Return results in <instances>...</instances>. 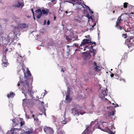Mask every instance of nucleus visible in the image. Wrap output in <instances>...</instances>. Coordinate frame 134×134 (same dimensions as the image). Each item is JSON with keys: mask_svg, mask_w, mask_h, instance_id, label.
<instances>
[{"mask_svg": "<svg viewBox=\"0 0 134 134\" xmlns=\"http://www.w3.org/2000/svg\"><path fill=\"white\" fill-rule=\"evenodd\" d=\"M25 77H20V80L17 84V86L20 88L19 86L21 85L22 86L21 89L22 93L24 94V95L26 97L27 95L26 94H29V93L31 94V92L32 89L31 84H30L29 83V81L31 80H30L27 79H25Z\"/></svg>", "mask_w": 134, "mask_h": 134, "instance_id": "1", "label": "nucleus"}, {"mask_svg": "<svg viewBox=\"0 0 134 134\" xmlns=\"http://www.w3.org/2000/svg\"><path fill=\"white\" fill-rule=\"evenodd\" d=\"M102 126L103 128H101L100 127L99 125H98V128L104 131L107 132V133L110 134H114V133L113 132V129H115L114 128V126H109L108 127L107 124L105 122H102Z\"/></svg>", "mask_w": 134, "mask_h": 134, "instance_id": "2", "label": "nucleus"}, {"mask_svg": "<svg viewBox=\"0 0 134 134\" xmlns=\"http://www.w3.org/2000/svg\"><path fill=\"white\" fill-rule=\"evenodd\" d=\"M49 10L47 9L46 10L43 9L42 10L40 9H38L35 11L38 13L37 16V18L39 19L41 18V15L43 14H47L49 13Z\"/></svg>", "mask_w": 134, "mask_h": 134, "instance_id": "3", "label": "nucleus"}, {"mask_svg": "<svg viewBox=\"0 0 134 134\" xmlns=\"http://www.w3.org/2000/svg\"><path fill=\"white\" fill-rule=\"evenodd\" d=\"M133 37L131 36L129 37L127 40H126L125 43L129 48L132 47L134 46V41L133 40Z\"/></svg>", "mask_w": 134, "mask_h": 134, "instance_id": "4", "label": "nucleus"}, {"mask_svg": "<svg viewBox=\"0 0 134 134\" xmlns=\"http://www.w3.org/2000/svg\"><path fill=\"white\" fill-rule=\"evenodd\" d=\"M33 100L31 99H27V98L23 100V106H31L32 105Z\"/></svg>", "mask_w": 134, "mask_h": 134, "instance_id": "5", "label": "nucleus"}, {"mask_svg": "<svg viewBox=\"0 0 134 134\" xmlns=\"http://www.w3.org/2000/svg\"><path fill=\"white\" fill-rule=\"evenodd\" d=\"M91 40V38L83 39L81 42V43L80 45V46L82 47V45L84 46L87 44L88 45L91 44V43H92Z\"/></svg>", "mask_w": 134, "mask_h": 134, "instance_id": "6", "label": "nucleus"}, {"mask_svg": "<svg viewBox=\"0 0 134 134\" xmlns=\"http://www.w3.org/2000/svg\"><path fill=\"white\" fill-rule=\"evenodd\" d=\"M43 130L44 132L47 134L49 133L53 134L54 132V131L53 129L50 127L46 126L44 127Z\"/></svg>", "mask_w": 134, "mask_h": 134, "instance_id": "7", "label": "nucleus"}, {"mask_svg": "<svg viewBox=\"0 0 134 134\" xmlns=\"http://www.w3.org/2000/svg\"><path fill=\"white\" fill-rule=\"evenodd\" d=\"M72 110V113L75 115L77 114L78 115H79L80 114L81 115H82L85 113V112L83 111L80 112H79L78 109L76 108H73Z\"/></svg>", "mask_w": 134, "mask_h": 134, "instance_id": "8", "label": "nucleus"}, {"mask_svg": "<svg viewBox=\"0 0 134 134\" xmlns=\"http://www.w3.org/2000/svg\"><path fill=\"white\" fill-rule=\"evenodd\" d=\"M13 122V127H16V126H19V125L20 124V119L15 118L14 119L12 120Z\"/></svg>", "mask_w": 134, "mask_h": 134, "instance_id": "9", "label": "nucleus"}, {"mask_svg": "<svg viewBox=\"0 0 134 134\" xmlns=\"http://www.w3.org/2000/svg\"><path fill=\"white\" fill-rule=\"evenodd\" d=\"M122 15V14H121L118 18L116 22V24L115 26H119V25H120V24L121 23L123 19L121 18Z\"/></svg>", "mask_w": 134, "mask_h": 134, "instance_id": "10", "label": "nucleus"}, {"mask_svg": "<svg viewBox=\"0 0 134 134\" xmlns=\"http://www.w3.org/2000/svg\"><path fill=\"white\" fill-rule=\"evenodd\" d=\"M26 74H27V76L26 75V74L24 73V74L25 75V79H27L30 80H31V81H32L33 80L32 76V75L30 71L28 69L27 70Z\"/></svg>", "mask_w": 134, "mask_h": 134, "instance_id": "11", "label": "nucleus"}, {"mask_svg": "<svg viewBox=\"0 0 134 134\" xmlns=\"http://www.w3.org/2000/svg\"><path fill=\"white\" fill-rule=\"evenodd\" d=\"M108 93V90L107 88H106L105 90H103L102 92V94L100 95V98L102 99H103L105 96L107 95Z\"/></svg>", "mask_w": 134, "mask_h": 134, "instance_id": "12", "label": "nucleus"}, {"mask_svg": "<svg viewBox=\"0 0 134 134\" xmlns=\"http://www.w3.org/2000/svg\"><path fill=\"white\" fill-rule=\"evenodd\" d=\"M82 17V15H78L75 17L74 19L77 22H80Z\"/></svg>", "mask_w": 134, "mask_h": 134, "instance_id": "13", "label": "nucleus"}, {"mask_svg": "<svg viewBox=\"0 0 134 134\" xmlns=\"http://www.w3.org/2000/svg\"><path fill=\"white\" fill-rule=\"evenodd\" d=\"M98 124V122L97 120H95L94 121H92L91 122V123L90 126H89L90 127V126H91L93 125L94 126H95L96 128H98V127H97V124Z\"/></svg>", "mask_w": 134, "mask_h": 134, "instance_id": "14", "label": "nucleus"}, {"mask_svg": "<svg viewBox=\"0 0 134 134\" xmlns=\"http://www.w3.org/2000/svg\"><path fill=\"white\" fill-rule=\"evenodd\" d=\"M95 67L94 68V69L95 71H100V69H99L100 67L97 65V63L95 62H94V64Z\"/></svg>", "mask_w": 134, "mask_h": 134, "instance_id": "15", "label": "nucleus"}, {"mask_svg": "<svg viewBox=\"0 0 134 134\" xmlns=\"http://www.w3.org/2000/svg\"><path fill=\"white\" fill-rule=\"evenodd\" d=\"M70 94V92L67 93V95H66L65 100L67 102L69 103L71 99L70 98L69 95Z\"/></svg>", "mask_w": 134, "mask_h": 134, "instance_id": "16", "label": "nucleus"}, {"mask_svg": "<svg viewBox=\"0 0 134 134\" xmlns=\"http://www.w3.org/2000/svg\"><path fill=\"white\" fill-rule=\"evenodd\" d=\"M90 128L89 126L87 127L86 129L82 134H90V133L91 132V131L88 130V128Z\"/></svg>", "mask_w": 134, "mask_h": 134, "instance_id": "17", "label": "nucleus"}, {"mask_svg": "<svg viewBox=\"0 0 134 134\" xmlns=\"http://www.w3.org/2000/svg\"><path fill=\"white\" fill-rule=\"evenodd\" d=\"M18 4H13L12 5V6L13 7H19L20 6L22 5L23 6L24 5V4L22 3H20V2H18Z\"/></svg>", "mask_w": 134, "mask_h": 134, "instance_id": "18", "label": "nucleus"}, {"mask_svg": "<svg viewBox=\"0 0 134 134\" xmlns=\"http://www.w3.org/2000/svg\"><path fill=\"white\" fill-rule=\"evenodd\" d=\"M121 73V70L120 69H117L116 71V73L114 74V75H120Z\"/></svg>", "mask_w": 134, "mask_h": 134, "instance_id": "19", "label": "nucleus"}, {"mask_svg": "<svg viewBox=\"0 0 134 134\" xmlns=\"http://www.w3.org/2000/svg\"><path fill=\"white\" fill-rule=\"evenodd\" d=\"M14 95L15 94H14L13 92H10V94H7V96L8 98H9L10 97L12 98L13 97Z\"/></svg>", "mask_w": 134, "mask_h": 134, "instance_id": "20", "label": "nucleus"}, {"mask_svg": "<svg viewBox=\"0 0 134 134\" xmlns=\"http://www.w3.org/2000/svg\"><path fill=\"white\" fill-rule=\"evenodd\" d=\"M83 76L84 77V81H86V82L88 80L89 77L88 76L87 74H86V75H83Z\"/></svg>", "mask_w": 134, "mask_h": 134, "instance_id": "21", "label": "nucleus"}, {"mask_svg": "<svg viewBox=\"0 0 134 134\" xmlns=\"http://www.w3.org/2000/svg\"><path fill=\"white\" fill-rule=\"evenodd\" d=\"M8 64V63L7 61H4L3 62V63L2 64V66L6 67L7 66Z\"/></svg>", "mask_w": 134, "mask_h": 134, "instance_id": "22", "label": "nucleus"}, {"mask_svg": "<svg viewBox=\"0 0 134 134\" xmlns=\"http://www.w3.org/2000/svg\"><path fill=\"white\" fill-rule=\"evenodd\" d=\"M66 40L69 42L70 41H71L72 38L70 36H67L66 37Z\"/></svg>", "mask_w": 134, "mask_h": 134, "instance_id": "23", "label": "nucleus"}, {"mask_svg": "<svg viewBox=\"0 0 134 134\" xmlns=\"http://www.w3.org/2000/svg\"><path fill=\"white\" fill-rule=\"evenodd\" d=\"M128 3L127 2H125L123 3V8H126L128 5Z\"/></svg>", "mask_w": 134, "mask_h": 134, "instance_id": "24", "label": "nucleus"}, {"mask_svg": "<svg viewBox=\"0 0 134 134\" xmlns=\"http://www.w3.org/2000/svg\"><path fill=\"white\" fill-rule=\"evenodd\" d=\"M34 118V120L36 121H38V119L37 118V117H34V114H32V116H31V118Z\"/></svg>", "mask_w": 134, "mask_h": 134, "instance_id": "25", "label": "nucleus"}, {"mask_svg": "<svg viewBox=\"0 0 134 134\" xmlns=\"http://www.w3.org/2000/svg\"><path fill=\"white\" fill-rule=\"evenodd\" d=\"M2 62L4 61H7V60L6 59V56L5 55H3L2 59Z\"/></svg>", "mask_w": 134, "mask_h": 134, "instance_id": "26", "label": "nucleus"}, {"mask_svg": "<svg viewBox=\"0 0 134 134\" xmlns=\"http://www.w3.org/2000/svg\"><path fill=\"white\" fill-rule=\"evenodd\" d=\"M20 125L21 127H20V126H19V127H20V128H21V127L23 125H24L25 124V122L24 121H21V119H20Z\"/></svg>", "mask_w": 134, "mask_h": 134, "instance_id": "27", "label": "nucleus"}, {"mask_svg": "<svg viewBox=\"0 0 134 134\" xmlns=\"http://www.w3.org/2000/svg\"><path fill=\"white\" fill-rule=\"evenodd\" d=\"M115 27L117 28L118 29H119L120 30H122V29H124V27L121 26L120 25H119V26H115Z\"/></svg>", "mask_w": 134, "mask_h": 134, "instance_id": "28", "label": "nucleus"}, {"mask_svg": "<svg viewBox=\"0 0 134 134\" xmlns=\"http://www.w3.org/2000/svg\"><path fill=\"white\" fill-rule=\"evenodd\" d=\"M124 30H125V31L126 32H130V31H132V28H129L127 29V30H126V29H124Z\"/></svg>", "mask_w": 134, "mask_h": 134, "instance_id": "29", "label": "nucleus"}, {"mask_svg": "<svg viewBox=\"0 0 134 134\" xmlns=\"http://www.w3.org/2000/svg\"><path fill=\"white\" fill-rule=\"evenodd\" d=\"M127 7L129 8V9H133L134 8L133 6L129 4H128V7Z\"/></svg>", "mask_w": 134, "mask_h": 134, "instance_id": "30", "label": "nucleus"}, {"mask_svg": "<svg viewBox=\"0 0 134 134\" xmlns=\"http://www.w3.org/2000/svg\"><path fill=\"white\" fill-rule=\"evenodd\" d=\"M22 27L23 28H25L26 27H27L26 26V24L24 23L22 24Z\"/></svg>", "mask_w": 134, "mask_h": 134, "instance_id": "31", "label": "nucleus"}, {"mask_svg": "<svg viewBox=\"0 0 134 134\" xmlns=\"http://www.w3.org/2000/svg\"><path fill=\"white\" fill-rule=\"evenodd\" d=\"M67 122L66 121L63 120L61 121V124L63 125L64 124H66Z\"/></svg>", "mask_w": 134, "mask_h": 134, "instance_id": "32", "label": "nucleus"}, {"mask_svg": "<svg viewBox=\"0 0 134 134\" xmlns=\"http://www.w3.org/2000/svg\"><path fill=\"white\" fill-rule=\"evenodd\" d=\"M115 78L117 79H119L120 78H121L120 77V75H115Z\"/></svg>", "mask_w": 134, "mask_h": 134, "instance_id": "33", "label": "nucleus"}, {"mask_svg": "<svg viewBox=\"0 0 134 134\" xmlns=\"http://www.w3.org/2000/svg\"><path fill=\"white\" fill-rule=\"evenodd\" d=\"M122 36L124 38H125L127 37V34L126 33L125 34H122Z\"/></svg>", "mask_w": 134, "mask_h": 134, "instance_id": "34", "label": "nucleus"}, {"mask_svg": "<svg viewBox=\"0 0 134 134\" xmlns=\"http://www.w3.org/2000/svg\"><path fill=\"white\" fill-rule=\"evenodd\" d=\"M26 118L28 119H31V117H30L29 115H27L26 114Z\"/></svg>", "mask_w": 134, "mask_h": 134, "instance_id": "35", "label": "nucleus"}, {"mask_svg": "<svg viewBox=\"0 0 134 134\" xmlns=\"http://www.w3.org/2000/svg\"><path fill=\"white\" fill-rule=\"evenodd\" d=\"M92 52L93 53V55L94 56H95V55L96 54V51L93 49H92Z\"/></svg>", "mask_w": 134, "mask_h": 134, "instance_id": "36", "label": "nucleus"}, {"mask_svg": "<svg viewBox=\"0 0 134 134\" xmlns=\"http://www.w3.org/2000/svg\"><path fill=\"white\" fill-rule=\"evenodd\" d=\"M118 8L119 9H121V10H122L123 9V8H122V7H118Z\"/></svg>", "mask_w": 134, "mask_h": 134, "instance_id": "37", "label": "nucleus"}, {"mask_svg": "<svg viewBox=\"0 0 134 134\" xmlns=\"http://www.w3.org/2000/svg\"><path fill=\"white\" fill-rule=\"evenodd\" d=\"M44 103L43 102H40V103H39V104H40L42 105L43 107V108H44V107L43 105V104H44Z\"/></svg>", "mask_w": 134, "mask_h": 134, "instance_id": "38", "label": "nucleus"}, {"mask_svg": "<svg viewBox=\"0 0 134 134\" xmlns=\"http://www.w3.org/2000/svg\"><path fill=\"white\" fill-rule=\"evenodd\" d=\"M119 80H120V81H124V82H126L125 80V79H119Z\"/></svg>", "mask_w": 134, "mask_h": 134, "instance_id": "39", "label": "nucleus"}, {"mask_svg": "<svg viewBox=\"0 0 134 134\" xmlns=\"http://www.w3.org/2000/svg\"><path fill=\"white\" fill-rule=\"evenodd\" d=\"M73 45L75 47H78V44L76 43H74L73 44Z\"/></svg>", "mask_w": 134, "mask_h": 134, "instance_id": "40", "label": "nucleus"}, {"mask_svg": "<svg viewBox=\"0 0 134 134\" xmlns=\"http://www.w3.org/2000/svg\"><path fill=\"white\" fill-rule=\"evenodd\" d=\"M90 35H87V36H85V37L86 38H91V37H90Z\"/></svg>", "mask_w": 134, "mask_h": 134, "instance_id": "41", "label": "nucleus"}, {"mask_svg": "<svg viewBox=\"0 0 134 134\" xmlns=\"http://www.w3.org/2000/svg\"><path fill=\"white\" fill-rule=\"evenodd\" d=\"M70 92V89L69 87H68L67 90V93L69 92Z\"/></svg>", "mask_w": 134, "mask_h": 134, "instance_id": "42", "label": "nucleus"}, {"mask_svg": "<svg viewBox=\"0 0 134 134\" xmlns=\"http://www.w3.org/2000/svg\"><path fill=\"white\" fill-rule=\"evenodd\" d=\"M90 12V13L92 15V14L93 13V12L91 10V11H89Z\"/></svg>", "mask_w": 134, "mask_h": 134, "instance_id": "43", "label": "nucleus"}, {"mask_svg": "<svg viewBox=\"0 0 134 134\" xmlns=\"http://www.w3.org/2000/svg\"><path fill=\"white\" fill-rule=\"evenodd\" d=\"M127 57V55L126 54H125L124 55V58H126Z\"/></svg>", "mask_w": 134, "mask_h": 134, "instance_id": "44", "label": "nucleus"}, {"mask_svg": "<svg viewBox=\"0 0 134 134\" xmlns=\"http://www.w3.org/2000/svg\"><path fill=\"white\" fill-rule=\"evenodd\" d=\"M114 74L113 73H111V74H110V76L111 77H113L114 76Z\"/></svg>", "mask_w": 134, "mask_h": 134, "instance_id": "45", "label": "nucleus"}, {"mask_svg": "<svg viewBox=\"0 0 134 134\" xmlns=\"http://www.w3.org/2000/svg\"><path fill=\"white\" fill-rule=\"evenodd\" d=\"M31 10L32 11V13L33 14V15H34V11L33 9H31Z\"/></svg>", "mask_w": 134, "mask_h": 134, "instance_id": "46", "label": "nucleus"}, {"mask_svg": "<svg viewBox=\"0 0 134 134\" xmlns=\"http://www.w3.org/2000/svg\"><path fill=\"white\" fill-rule=\"evenodd\" d=\"M50 24V21L49 20H48L47 21V24L48 25H49Z\"/></svg>", "mask_w": 134, "mask_h": 134, "instance_id": "47", "label": "nucleus"}, {"mask_svg": "<svg viewBox=\"0 0 134 134\" xmlns=\"http://www.w3.org/2000/svg\"><path fill=\"white\" fill-rule=\"evenodd\" d=\"M91 44H94V46H95L96 45V43L95 42H92L91 41Z\"/></svg>", "mask_w": 134, "mask_h": 134, "instance_id": "48", "label": "nucleus"}, {"mask_svg": "<svg viewBox=\"0 0 134 134\" xmlns=\"http://www.w3.org/2000/svg\"><path fill=\"white\" fill-rule=\"evenodd\" d=\"M119 106L117 104H116V106L114 107V108H115V107H118Z\"/></svg>", "mask_w": 134, "mask_h": 134, "instance_id": "49", "label": "nucleus"}, {"mask_svg": "<svg viewBox=\"0 0 134 134\" xmlns=\"http://www.w3.org/2000/svg\"><path fill=\"white\" fill-rule=\"evenodd\" d=\"M87 8L89 10V11L91 10V9L88 6H87Z\"/></svg>", "mask_w": 134, "mask_h": 134, "instance_id": "50", "label": "nucleus"}, {"mask_svg": "<svg viewBox=\"0 0 134 134\" xmlns=\"http://www.w3.org/2000/svg\"><path fill=\"white\" fill-rule=\"evenodd\" d=\"M61 72H64V70H63V68H62V69H61Z\"/></svg>", "mask_w": 134, "mask_h": 134, "instance_id": "51", "label": "nucleus"}, {"mask_svg": "<svg viewBox=\"0 0 134 134\" xmlns=\"http://www.w3.org/2000/svg\"><path fill=\"white\" fill-rule=\"evenodd\" d=\"M8 49H6L5 50V51H4V52H5V54H6V53L7 52V51H8Z\"/></svg>", "mask_w": 134, "mask_h": 134, "instance_id": "52", "label": "nucleus"}, {"mask_svg": "<svg viewBox=\"0 0 134 134\" xmlns=\"http://www.w3.org/2000/svg\"><path fill=\"white\" fill-rule=\"evenodd\" d=\"M94 46V45H93V46L91 45V46H90V48H91L92 49V48H93V47Z\"/></svg>", "mask_w": 134, "mask_h": 134, "instance_id": "53", "label": "nucleus"}, {"mask_svg": "<svg viewBox=\"0 0 134 134\" xmlns=\"http://www.w3.org/2000/svg\"><path fill=\"white\" fill-rule=\"evenodd\" d=\"M33 111H32L31 110L30 111V114H33Z\"/></svg>", "mask_w": 134, "mask_h": 134, "instance_id": "54", "label": "nucleus"}, {"mask_svg": "<svg viewBox=\"0 0 134 134\" xmlns=\"http://www.w3.org/2000/svg\"><path fill=\"white\" fill-rule=\"evenodd\" d=\"M66 47L67 48H69V47H70V46L67 45L66 46Z\"/></svg>", "mask_w": 134, "mask_h": 134, "instance_id": "55", "label": "nucleus"}, {"mask_svg": "<svg viewBox=\"0 0 134 134\" xmlns=\"http://www.w3.org/2000/svg\"><path fill=\"white\" fill-rule=\"evenodd\" d=\"M31 133L30 131L28 132V133L29 134H31Z\"/></svg>", "mask_w": 134, "mask_h": 134, "instance_id": "56", "label": "nucleus"}, {"mask_svg": "<svg viewBox=\"0 0 134 134\" xmlns=\"http://www.w3.org/2000/svg\"><path fill=\"white\" fill-rule=\"evenodd\" d=\"M114 112H112V116H113V115H114Z\"/></svg>", "mask_w": 134, "mask_h": 134, "instance_id": "57", "label": "nucleus"}, {"mask_svg": "<svg viewBox=\"0 0 134 134\" xmlns=\"http://www.w3.org/2000/svg\"><path fill=\"white\" fill-rule=\"evenodd\" d=\"M33 17H34V20H35V18L34 16V15H33Z\"/></svg>", "mask_w": 134, "mask_h": 134, "instance_id": "58", "label": "nucleus"}, {"mask_svg": "<svg viewBox=\"0 0 134 134\" xmlns=\"http://www.w3.org/2000/svg\"><path fill=\"white\" fill-rule=\"evenodd\" d=\"M95 26L94 25H93L92 26V28H93L94 27V26Z\"/></svg>", "mask_w": 134, "mask_h": 134, "instance_id": "59", "label": "nucleus"}, {"mask_svg": "<svg viewBox=\"0 0 134 134\" xmlns=\"http://www.w3.org/2000/svg\"><path fill=\"white\" fill-rule=\"evenodd\" d=\"M55 0H51V2H53L55 1Z\"/></svg>", "mask_w": 134, "mask_h": 134, "instance_id": "60", "label": "nucleus"}, {"mask_svg": "<svg viewBox=\"0 0 134 134\" xmlns=\"http://www.w3.org/2000/svg\"><path fill=\"white\" fill-rule=\"evenodd\" d=\"M90 19H92V17L91 16H90V17L89 18Z\"/></svg>", "mask_w": 134, "mask_h": 134, "instance_id": "61", "label": "nucleus"}, {"mask_svg": "<svg viewBox=\"0 0 134 134\" xmlns=\"http://www.w3.org/2000/svg\"><path fill=\"white\" fill-rule=\"evenodd\" d=\"M46 20H44V23H46Z\"/></svg>", "mask_w": 134, "mask_h": 134, "instance_id": "62", "label": "nucleus"}, {"mask_svg": "<svg viewBox=\"0 0 134 134\" xmlns=\"http://www.w3.org/2000/svg\"><path fill=\"white\" fill-rule=\"evenodd\" d=\"M86 46V48H88V46Z\"/></svg>", "mask_w": 134, "mask_h": 134, "instance_id": "63", "label": "nucleus"}, {"mask_svg": "<svg viewBox=\"0 0 134 134\" xmlns=\"http://www.w3.org/2000/svg\"><path fill=\"white\" fill-rule=\"evenodd\" d=\"M96 23H94V25L95 26L96 25Z\"/></svg>", "mask_w": 134, "mask_h": 134, "instance_id": "64", "label": "nucleus"}]
</instances>
